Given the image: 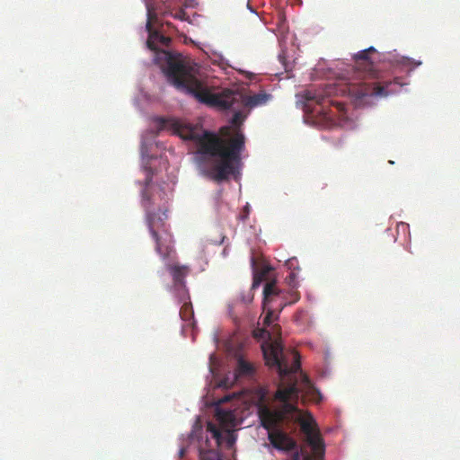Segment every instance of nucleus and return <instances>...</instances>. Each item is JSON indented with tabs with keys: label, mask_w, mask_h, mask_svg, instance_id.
Listing matches in <instances>:
<instances>
[{
	"label": "nucleus",
	"mask_w": 460,
	"mask_h": 460,
	"mask_svg": "<svg viewBox=\"0 0 460 460\" xmlns=\"http://www.w3.org/2000/svg\"><path fill=\"white\" fill-rule=\"evenodd\" d=\"M262 355L265 364L275 367L282 380L275 398L282 402L279 409H271L267 402L266 393L261 389L257 402V412L261 425L266 429L280 428L285 420H296L300 429L305 437L317 459L324 456V442L316 428L314 420L311 415L304 417L297 406L290 401L297 400L300 389L297 387V379L294 376L300 370V355L297 351H285L283 344L275 340L261 344Z\"/></svg>",
	"instance_id": "nucleus-1"
},
{
	"label": "nucleus",
	"mask_w": 460,
	"mask_h": 460,
	"mask_svg": "<svg viewBox=\"0 0 460 460\" xmlns=\"http://www.w3.org/2000/svg\"><path fill=\"white\" fill-rule=\"evenodd\" d=\"M245 117H232L230 126H223L219 134L204 130L200 121L191 122L186 117H156L158 130L171 129L178 137L193 140L197 145L199 163L208 157H218L219 161L205 170V174L220 182L234 171V163L239 162L244 148V136L240 126Z\"/></svg>",
	"instance_id": "nucleus-2"
},
{
	"label": "nucleus",
	"mask_w": 460,
	"mask_h": 460,
	"mask_svg": "<svg viewBox=\"0 0 460 460\" xmlns=\"http://www.w3.org/2000/svg\"><path fill=\"white\" fill-rule=\"evenodd\" d=\"M166 66L164 69L168 81L181 92L190 93L210 107L221 111L230 110L233 115H244L252 110L263 107L271 99L270 93L261 91L257 93H244L238 88H219L211 90L199 79L196 69L186 64L182 58L169 52H162Z\"/></svg>",
	"instance_id": "nucleus-3"
},
{
	"label": "nucleus",
	"mask_w": 460,
	"mask_h": 460,
	"mask_svg": "<svg viewBox=\"0 0 460 460\" xmlns=\"http://www.w3.org/2000/svg\"><path fill=\"white\" fill-rule=\"evenodd\" d=\"M373 47L360 50L354 56L356 62L357 78L349 84V93L356 99H363L365 96L384 99L399 92L403 85L399 78L385 80L379 72L374 69L369 54L376 53Z\"/></svg>",
	"instance_id": "nucleus-4"
},
{
	"label": "nucleus",
	"mask_w": 460,
	"mask_h": 460,
	"mask_svg": "<svg viewBox=\"0 0 460 460\" xmlns=\"http://www.w3.org/2000/svg\"><path fill=\"white\" fill-rule=\"evenodd\" d=\"M145 180L144 189L142 191V206L146 212V221L149 228L151 236L155 242V251L161 255L163 259L171 256L172 249V237L165 227L164 219L166 214L164 212V217L154 211L152 199L149 193V185L153 178L152 168L145 167Z\"/></svg>",
	"instance_id": "nucleus-5"
},
{
	"label": "nucleus",
	"mask_w": 460,
	"mask_h": 460,
	"mask_svg": "<svg viewBox=\"0 0 460 460\" xmlns=\"http://www.w3.org/2000/svg\"><path fill=\"white\" fill-rule=\"evenodd\" d=\"M268 431V438L273 447L279 450L293 451L288 460H301L302 456H304V460H310L308 453L303 449L298 450L297 442L280 428H273Z\"/></svg>",
	"instance_id": "nucleus-6"
},
{
	"label": "nucleus",
	"mask_w": 460,
	"mask_h": 460,
	"mask_svg": "<svg viewBox=\"0 0 460 460\" xmlns=\"http://www.w3.org/2000/svg\"><path fill=\"white\" fill-rule=\"evenodd\" d=\"M145 4L147 11V22L146 27L147 29V31L150 33L149 39L146 41V43L149 49L155 50L156 49L155 41L158 40L163 44H168L170 39L166 38V36L164 35L158 33L157 31H154L153 23L155 21L157 20L156 12L151 1L145 0Z\"/></svg>",
	"instance_id": "nucleus-7"
},
{
	"label": "nucleus",
	"mask_w": 460,
	"mask_h": 460,
	"mask_svg": "<svg viewBox=\"0 0 460 460\" xmlns=\"http://www.w3.org/2000/svg\"><path fill=\"white\" fill-rule=\"evenodd\" d=\"M296 105L304 110L305 115H326L325 111L321 109L316 96L310 92L303 95H297Z\"/></svg>",
	"instance_id": "nucleus-8"
},
{
	"label": "nucleus",
	"mask_w": 460,
	"mask_h": 460,
	"mask_svg": "<svg viewBox=\"0 0 460 460\" xmlns=\"http://www.w3.org/2000/svg\"><path fill=\"white\" fill-rule=\"evenodd\" d=\"M304 123L317 129H331L337 126V117H304Z\"/></svg>",
	"instance_id": "nucleus-9"
},
{
	"label": "nucleus",
	"mask_w": 460,
	"mask_h": 460,
	"mask_svg": "<svg viewBox=\"0 0 460 460\" xmlns=\"http://www.w3.org/2000/svg\"><path fill=\"white\" fill-rule=\"evenodd\" d=\"M256 370L252 364L242 357L237 358V367L235 368V375L237 378L241 376H252L255 374Z\"/></svg>",
	"instance_id": "nucleus-10"
},
{
	"label": "nucleus",
	"mask_w": 460,
	"mask_h": 460,
	"mask_svg": "<svg viewBox=\"0 0 460 460\" xmlns=\"http://www.w3.org/2000/svg\"><path fill=\"white\" fill-rule=\"evenodd\" d=\"M171 275L174 282V286L184 288V278L188 273V268L184 266H171Z\"/></svg>",
	"instance_id": "nucleus-11"
},
{
	"label": "nucleus",
	"mask_w": 460,
	"mask_h": 460,
	"mask_svg": "<svg viewBox=\"0 0 460 460\" xmlns=\"http://www.w3.org/2000/svg\"><path fill=\"white\" fill-rule=\"evenodd\" d=\"M263 310H265L267 304L270 300L271 296H278L279 290L277 288V283L276 281H270L267 282L263 288Z\"/></svg>",
	"instance_id": "nucleus-12"
},
{
	"label": "nucleus",
	"mask_w": 460,
	"mask_h": 460,
	"mask_svg": "<svg viewBox=\"0 0 460 460\" xmlns=\"http://www.w3.org/2000/svg\"><path fill=\"white\" fill-rule=\"evenodd\" d=\"M180 316L185 322H190L194 317V312L190 302H184L180 310Z\"/></svg>",
	"instance_id": "nucleus-13"
},
{
	"label": "nucleus",
	"mask_w": 460,
	"mask_h": 460,
	"mask_svg": "<svg viewBox=\"0 0 460 460\" xmlns=\"http://www.w3.org/2000/svg\"><path fill=\"white\" fill-rule=\"evenodd\" d=\"M216 416L217 420L222 423H231V421L234 419V413L231 411L223 409H217L216 411Z\"/></svg>",
	"instance_id": "nucleus-14"
},
{
	"label": "nucleus",
	"mask_w": 460,
	"mask_h": 460,
	"mask_svg": "<svg viewBox=\"0 0 460 460\" xmlns=\"http://www.w3.org/2000/svg\"><path fill=\"white\" fill-rule=\"evenodd\" d=\"M266 310H267V313L263 319V324L265 326H270L274 323V321L278 318V316H276L274 311H272L270 309H267V307L265 308L264 311H266Z\"/></svg>",
	"instance_id": "nucleus-15"
},
{
	"label": "nucleus",
	"mask_w": 460,
	"mask_h": 460,
	"mask_svg": "<svg viewBox=\"0 0 460 460\" xmlns=\"http://www.w3.org/2000/svg\"><path fill=\"white\" fill-rule=\"evenodd\" d=\"M208 431L211 432V434L213 435V438H215L218 439L221 438V432H220L218 427H217L216 425H214L212 423L208 424Z\"/></svg>",
	"instance_id": "nucleus-16"
},
{
	"label": "nucleus",
	"mask_w": 460,
	"mask_h": 460,
	"mask_svg": "<svg viewBox=\"0 0 460 460\" xmlns=\"http://www.w3.org/2000/svg\"><path fill=\"white\" fill-rule=\"evenodd\" d=\"M174 18L176 19H179V20H181V21H185V20H188V15H187V13L183 10V9H180L178 11H176L173 15H172Z\"/></svg>",
	"instance_id": "nucleus-17"
},
{
	"label": "nucleus",
	"mask_w": 460,
	"mask_h": 460,
	"mask_svg": "<svg viewBox=\"0 0 460 460\" xmlns=\"http://www.w3.org/2000/svg\"><path fill=\"white\" fill-rule=\"evenodd\" d=\"M302 382L305 388H307L309 390L313 388V385H312L310 379L305 374L302 375Z\"/></svg>",
	"instance_id": "nucleus-18"
},
{
	"label": "nucleus",
	"mask_w": 460,
	"mask_h": 460,
	"mask_svg": "<svg viewBox=\"0 0 460 460\" xmlns=\"http://www.w3.org/2000/svg\"><path fill=\"white\" fill-rule=\"evenodd\" d=\"M184 451H185V449H184V448H181V449L180 450L179 454H180V456H181V457H182V456H183V455H184Z\"/></svg>",
	"instance_id": "nucleus-19"
},
{
	"label": "nucleus",
	"mask_w": 460,
	"mask_h": 460,
	"mask_svg": "<svg viewBox=\"0 0 460 460\" xmlns=\"http://www.w3.org/2000/svg\"><path fill=\"white\" fill-rule=\"evenodd\" d=\"M339 110H340V111H343V110H344V104L340 103V104H339Z\"/></svg>",
	"instance_id": "nucleus-20"
},
{
	"label": "nucleus",
	"mask_w": 460,
	"mask_h": 460,
	"mask_svg": "<svg viewBox=\"0 0 460 460\" xmlns=\"http://www.w3.org/2000/svg\"><path fill=\"white\" fill-rule=\"evenodd\" d=\"M227 401H229V397L228 396L224 397L223 400H222V402H227Z\"/></svg>",
	"instance_id": "nucleus-21"
},
{
	"label": "nucleus",
	"mask_w": 460,
	"mask_h": 460,
	"mask_svg": "<svg viewBox=\"0 0 460 460\" xmlns=\"http://www.w3.org/2000/svg\"><path fill=\"white\" fill-rule=\"evenodd\" d=\"M202 460H212V459L208 458V457H203Z\"/></svg>",
	"instance_id": "nucleus-22"
}]
</instances>
